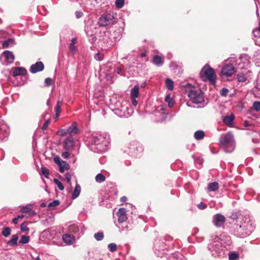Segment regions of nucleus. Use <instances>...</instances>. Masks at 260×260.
Segmentation results:
<instances>
[{"instance_id":"cd10ccee","label":"nucleus","mask_w":260,"mask_h":260,"mask_svg":"<svg viewBox=\"0 0 260 260\" xmlns=\"http://www.w3.org/2000/svg\"><path fill=\"white\" fill-rule=\"evenodd\" d=\"M165 83L166 86L169 90H172L173 89L174 82L172 80L170 79H167L166 80Z\"/></svg>"},{"instance_id":"ddd939ff","label":"nucleus","mask_w":260,"mask_h":260,"mask_svg":"<svg viewBox=\"0 0 260 260\" xmlns=\"http://www.w3.org/2000/svg\"><path fill=\"white\" fill-rule=\"evenodd\" d=\"M235 119V116L233 114H231L230 116H226L222 119L223 122L227 126L229 127H233V121Z\"/></svg>"},{"instance_id":"aec40b11","label":"nucleus","mask_w":260,"mask_h":260,"mask_svg":"<svg viewBox=\"0 0 260 260\" xmlns=\"http://www.w3.org/2000/svg\"><path fill=\"white\" fill-rule=\"evenodd\" d=\"M219 188L218 183L217 182H213L209 183L208 185V189L210 191H214L217 190Z\"/></svg>"},{"instance_id":"4468645a","label":"nucleus","mask_w":260,"mask_h":260,"mask_svg":"<svg viewBox=\"0 0 260 260\" xmlns=\"http://www.w3.org/2000/svg\"><path fill=\"white\" fill-rule=\"evenodd\" d=\"M21 212L24 213H28L29 216H33L36 215V212L32 210L31 205H26L21 208Z\"/></svg>"},{"instance_id":"c85d7f7f","label":"nucleus","mask_w":260,"mask_h":260,"mask_svg":"<svg viewBox=\"0 0 260 260\" xmlns=\"http://www.w3.org/2000/svg\"><path fill=\"white\" fill-rule=\"evenodd\" d=\"M237 78L239 82H245L247 80V77L243 73L238 74Z\"/></svg>"},{"instance_id":"7ed1b4c3","label":"nucleus","mask_w":260,"mask_h":260,"mask_svg":"<svg viewBox=\"0 0 260 260\" xmlns=\"http://www.w3.org/2000/svg\"><path fill=\"white\" fill-rule=\"evenodd\" d=\"M252 231L251 224L244 222L242 224H237L234 228V234L240 238H245L250 235Z\"/></svg>"},{"instance_id":"0e129e2a","label":"nucleus","mask_w":260,"mask_h":260,"mask_svg":"<svg viewBox=\"0 0 260 260\" xmlns=\"http://www.w3.org/2000/svg\"><path fill=\"white\" fill-rule=\"evenodd\" d=\"M121 71V70L120 68H117L116 69V72L118 74L120 73Z\"/></svg>"},{"instance_id":"a211bd4d","label":"nucleus","mask_w":260,"mask_h":260,"mask_svg":"<svg viewBox=\"0 0 260 260\" xmlns=\"http://www.w3.org/2000/svg\"><path fill=\"white\" fill-rule=\"evenodd\" d=\"M152 62L157 66H161L164 62L163 58L158 55L154 56Z\"/></svg>"},{"instance_id":"f704fd0d","label":"nucleus","mask_w":260,"mask_h":260,"mask_svg":"<svg viewBox=\"0 0 260 260\" xmlns=\"http://www.w3.org/2000/svg\"><path fill=\"white\" fill-rule=\"evenodd\" d=\"M11 231V230L10 228L6 227L4 229V230L2 232V234L4 237H7L8 236H9L10 235Z\"/></svg>"},{"instance_id":"6e6552de","label":"nucleus","mask_w":260,"mask_h":260,"mask_svg":"<svg viewBox=\"0 0 260 260\" xmlns=\"http://www.w3.org/2000/svg\"><path fill=\"white\" fill-rule=\"evenodd\" d=\"M225 222V217L220 214H217L213 217V222L217 227H220Z\"/></svg>"},{"instance_id":"09e8293b","label":"nucleus","mask_w":260,"mask_h":260,"mask_svg":"<svg viewBox=\"0 0 260 260\" xmlns=\"http://www.w3.org/2000/svg\"><path fill=\"white\" fill-rule=\"evenodd\" d=\"M45 83L46 86L50 85L52 83V80L50 78H47L45 80Z\"/></svg>"},{"instance_id":"4be33fe9","label":"nucleus","mask_w":260,"mask_h":260,"mask_svg":"<svg viewBox=\"0 0 260 260\" xmlns=\"http://www.w3.org/2000/svg\"><path fill=\"white\" fill-rule=\"evenodd\" d=\"M204 96L202 93L198 94V96L191 100L192 103L194 104H200L204 102Z\"/></svg>"},{"instance_id":"3c124183","label":"nucleus","mask_w":260,"mask_h":260,"mask_svg":"<svg viewBox=\"0 0 260 260\" xmlns=\"http://www.w3.org/2000/svg\"><path fill=\"white\" fill-rule=\"evenodd\" d=\"M198 207L199 209L203 210L206 208L207 206L205 204H203V203L201 202L198 205Z\"/></svg>"},{"instance_id":"49530a36","label":"nucleus","mask_w":260,"mask_h":260,"mask_svg":"<svg viewBox=\"0 0 260 260\" xmlns=\"http://www.w3.org/2000/svg\"><path fill=\"white\" fill-rule=\"evenodd\" d=\"M13 41L11 39H9L6 40L3 42V48H7L10 45V43L12 42Z\"/></svg>"},{"instance_id":"dca6fc26","label":"nucleus","mask_w":260,"mask_h":260,"mask_svg":"<svg viewBox=\"0 0 260 260\" xmlns=\"http://www.w3.org/2000/svg\"><path fill=\"white\" fill-rule=\"evenodd\" d=\"M26 70L25 69L21 67H17L14 68L13 71V76L15 77L20 75H24L26 74Z\"/></svg>"},{"instance_id":"ea45409f","label":"nucleus","mask_w":260,"mask_h":260,"mask_svg":"<svg viewBox=\"0 0 260 260\" xmlns=\"http://www.w3.org/2000/svg\"><path fill=\"white\" fill-rule=\"evenodd\" d=\"M253 107L256 111L258 112L260 110V102H254L253 103Z\"/></svg>"},{"instance_id":"864d4df0","label":"nucleus","mask_w":260,"mask_h":260,"mask_svg":"<svg viewBox=\"0 0 260 260\" xmlns=\"http://www.w3.org/2000/svg\"><path fill=\"white\" fill-rule=\"evenodd\" d=\"M66 179L68 183H70L71 180V175L69 173H67L66 174Z\"/></svg>"},{"instance_id":"b1692460","label":"nucleus","mask_w":260,"mask_h":260,"mask_svg":"<svg viewBox=\"0 0 260 260\" xmlns=\"http://www.w3.org/2000/svg\"><path fill=\"white\" fill-rule=\"evenodd\" d=\"M205 137V133L203 131H197L194 134V137L197 140H202Z\"/></svg>"},{"instance_id":"c756f323","label":"nucleus","mask_w":260,"mask_h":260,"mask_svg":"<svg viewBox=\"0 0 260 260\" xmlns=\"http://www.w3.org/2000/svg\"><path fill=\"white\" fill-rule=\"evenodd\" d=\"M105 180L106 177L104 175H103L101 173L97 174L96 176H95V180L98 182L101 183L105 181Z\"/></svg>"},{"instance_id":"13d9d810","label":"nucleus","mask_w":260,"mask_h":260,"mask_svg":"<svg viewBox=\"0 0 260 260\" xmlns=\"http://www.w3.org/2000/svg\"><path fill=\"white\" fill-rule=\"evenodd\" d=\"M244 125L245 126V127H248V126H251L252 124L251 123H249V122L248 121H247V120H245L244 122Z\"/></svg>"},{"instance_id":"f257e3e1","label":"nucleus","mask_w":260,"mask_h":260,"mask_svg":"<svg viewBox=\"0 0 260 260\" xmlns=\"http://www.w3.org/2000/svg\"><path fill=\"white\" fill-rule=\"evenodd\" d=\"M219 142L225 152L231 153L234 150L235 141L234 135L231 132L222 135L220 138Z\"/></svg>"},{"instance_id":"6e6d98bb","label":"nucleus","mask_w":260,"mask_h":260,"mask_svg":"<svg viewBox=\"0 0 260 260\" xmlns=\"http://www.w3.org/2000/svg\"><path fill=\"white\" fill-rule=\"evenodd\" d=\"M136 98H131L132 103L133 105L135 106H136L138 104V102L136 100Z\"/></svg>"},{"instance_id":"4c0bfd02","label":"nucleus","mask_w":260,"mask_h":260,"mask_svg":"<svg viewBox=\"0 0 260 260\" xmlns=\"http://www.w3.org/2000/svg\"><path fill=\"white\" fill-rule=\"evenodd\" d=\"M124 4V0H116L115 1L116 7L119 9L121 8L123 6Z\"/></svg>"},{"instance_id":"052dcab7","label":"nucleus","mask_w":260,"mask_h":260,"mask_svg":"<svg viewBox=\"0 0 260 260\" xmlns=\"http://www.w3.org/2000/svg\"><path fill=\"white\" fill-rule=\"evenodd\" d=\"M18 219L16 217V218H14L13 219V223L15 224H17L18 223Z\"/></svg>"},{"instance_id":"338daca9","label":"nucleus","mask_w":260,"mask_h":260,"mask_svg":"<svg viewBox=\"0 0 260 260\" xmlns=\"http://www.w3.org/2000/svg\"><path fill=\"white\" fill-rule=\"evenodd\" d=\"M61 105H62V101L58 100L56 105H59L60 107H61Z\"/></svg>"},{"instance_id":"2f4dec72","label":"nucleus","mask_w":260,"mask_h":260,"mask_svg":"<svg viewBox=\"0 0 260 260\" xmlns=\"http://www.w3.org/2000/svg\"><path fill=\"white\" fill-rule=\"evenodd\" d=\"M53 181L57 185L59 190H63L64 189V187L63 185L59 180L55 178L54 179Z\"/></svg>"},{"instance_id":"e2e57ef3","label":"nucleus","mask_w":260,"mask_h":260,"mask_svg":"<svg viewBox=\"0 0 260 260\" xmlns=\"http://www.w3.org/2000/svg\"><path fill=\"white\" fill-rule=\"evenodd\" d=\"M170 95H168L166 96L165 98V101L166 102H169V101L170 100Z\"/></svg>"},{"instance_id":"a878e982","label":"nucleus","mask_w":260,"mask_h":260,"mask_svg":"<svg viewBox=\"0 0 260 260\" xmlns=\"http://www.w3.org/2000/svg\"><path fill=\"white\" fill-rule=\"evenodd\" d=\"M59 171L60 173H63L65 170H68L69 169V164L65 161H63L61 165L59 166Z\"/></svg>"},{"instance_id":"58836bf2","label":"nucleus","mask_w":260,"mask_h":260,"mask_svg":"<svg viewBox=\"0 0 260 260\" xmlns=\"http://www.w3.org/2000/svg\"><path fill=\"white\" fill-rule=\"evenodd\" d=\"M41 170L42 174L45 177L47 178H49V172L47 169H45L44 167H42Z\"/></svg>"},{"instance_id":"f3484780","label":"nucleus","mask_w":260,"mask_h":260,"mask_svg":"<svg viewBox=\"0 0 260 260\" xmlns=\"http://www.w3.org/2000/svg\"><path fill=\"white\" fill-rule=\"evenodd\" d=\"M67 133L68 134L71 135L72 134H77L78 133L79 130L77 127V123L74 122L72 125L67 129Z\"/></svg>"},{"instance_id":"72a5a7b5","label":"nucleus","mask_w":260,"mask_h":260,"mask_svg":"<svg viewBox=\"0 0 260 260\" xmlns=\"http://www.w3.org/2000/svg\"><path fill=\"white\" fill-rule=\"evenodd\" d=\"M29 236L23 235L21 237L19 243L21 244H26L29 242Z\"/></svg>"},{"instance_id":"37998d69","label":"nucleus","mask_w":260,"mask_h":260,"mask_svg":"<svg viewBox=\"0 0 260 260\" xmlns=\"http://www.w3.org/2000/svg\"><path fill=\"white\" fill-rule=\"evenodd\" d=\"M27 225L26 222H23V223H22L20 226L21 231L23 232L28 231L29 229L27 228Z\"/></svg>"},{"instance_id":"c9c22d12","label":"nucleus","mask_w":260,"mask_h":260,"mask_svg":"<svg viewBox=\"0 0 260 260\" xmlns=\"http://www.w3.org/2000/svg\"><path fill=\"white\" fill-rule=\"evenodd\" d=\"M94 237L97 241H101L104 238V234L103 232H98L94 234Z\"/></svg>"},{"instance_id":"4d7b16f0","label":"nucleus","mask_w":260,"mask_h":260,"mask_svg":"<svg viewBox=\"0 0 260 260\" xmlns=\"http://www.w3.org/2000/svg\"><path fill=\"white\" fill-rule=\"evenodd\" d=\"M258 32H260V21L259 23V27L258 28L254 29L253 31V33L255 36H256V34L258 33Z\"/></svg>"},{"instance_id":"f8f14e48","label":"nucleus","mask_w":260,"mask_h":260,"mask_svg":"<svg viewBox=\"0 0 260 260\" xmlns=\"http://www.w3.org/2000/svg\"><path fill=\"white\" fill-rule=\"evenodd\" d=\"M117 215L119 222L122 223L127 220L126 210L125 208H121L119 209Z\"/></svg>"},{"instance_id":"774afa93","label":"nucleus","mask_w":260,"mask_h":260,"mask_svg":"<svg viewBox=\"0 0 260 260\" xmlns=\"http://www.w3.org/2000/svg\"><path fill=\"white\" fill-rule=\"evenodd\" d=\"M46 204H45V203H42V204H41V207H46Z\"/></svg>"},{"instance_id":"5701e85b","label":"nucleus","mask_w":260,"mask_h":260,"mask_svg":"<svg viewBox=\"0 0 260 260\" xmlns=\"http://www.w3.org/2000/svg\"><path fill=\"white\" fill-rule=\"evenodd\" d=\"M80 191L81 187L79 184H77L72 194V198L73 199L77 198L79 196Z\"/></svg>"},{"instance_id":"1a4fd4ad","label":"nucleus","mask_w":260,"mask_h":260,"mask_svg":"<svg viewBox=\"0 0 260 260\" xmlns=\"http://www.w3.org/2000/svg\"><path fill=\"white\" fill-rule=\"evenodd\" d=\"M75 146V143L73 138L72 136L67 137L64 141L63 148L67 151L73 149Z\"/></svg>"},{"instance_id":"39448f33","label":"nucleus","mask_w":260,"mask_h":260,"mask_svg":"<svg viewBox=\"0 0 260 260\" xmlns=\"http://www.w3.org/2000/svg\"><path fill=\"white\" fill-rule=\"evenodd\" d=\"M231 61L229 63L224 64L221 69V74L222 76L229 77H231L236 73L235 67L231 63Z\"/></svg>"},{"instance_id":"680f3d73","label":"nucleus","mask_w":260,"mask_h":260,"mask_svg":"<svg viewBox=\"0 0 260 260\" xmlns=\"http://www.w3.org/2000/svg\"><path fill=\"white\" fill-rule=\"evenodd\" d=\"M82 13L79 12H76V16L77 18H79L81 16Z\"/></svg>"},{"instance_id":"a18cd8bd","label":"nucleus","mask_w":260,"mask_h":260,"mask_svg":"<svg viewBox=\"0 0 260 260\" xmlns=\"http://www.w3.org/2000/svg\"><path fill=\"white\" fill-rule=\"evenodd\" d=\"M54 162L57 165L59 166L63 160H61L58 156H56L53 158Z\"/></svg>"},{"instance_id":"9d476101","label":"nucleus","mask_w":260,"mask_h":260,"mask_svg":"<svg viewBox=\"0 0 260 260\" xmlns=\"http://www.w3.org/2000/svg\"><path fill=\"white\" fill-rule=\"evenodd\" d=\"M44 66L42 62L38 61L35 64H32L30 68V72L32 73H36L44 70Z\"/></svg>"},{"instance_id":"e433bc0d","label":"nucleus","mask_w":260,"mask_h":260,"mask_svg":"<svg viewBox=\"0 0 260 260\" xmlns=\"http://www.w3.org/2000/svg\"><path fill=\"white\" fill-rule=\"evenodd\" d=\"M239 255L237 253H232L229 254V260H238Z\"/></svg>"},{"instance_id":"393cba45","label":"nucleus","mask_w":260,"mask_h":260,"mask_svg":"<svg viewBox=\"0 0 260 260\" xmlns=\"http://www.w3.org/2000/svg\"><path fill=\"white\" fill-rule=\"evenodd\" d=\"M18 239V237L17 236V235H12L11 240L8 241L7 244L11 246L15 245L17 244Z\"/></svg>"},{"instance_id":"412c9836","label":"nucleus","mask_w":260,"mask_h":260,"mask_svg":"<svg viewBox=\"0 0 260 260\" xmlns=\"http://www.w3.org/2000/svg\"><path fill=\"white\" fill-rule=\"evenodd\" d=\"M204 96L202 93L198 94V96L191 100L192 103L194 104H200L204 102Z\"/></svg>"},{"instance_id":"0eeeda50","label":"nucleus","mask_w":260,"mask_h":260,"mask_svg":"<svg viewBox=\"0 0 260 260\" xmlns=\"http://www.w3.org/2000/svg\"><path fill=\"white\" fill-rule=\"evenodd\" d=\"M113 16L111 14L102 15L99 19L98 23L101 26H106L113 23Z\"/></svg>"},{"instance_id":"2eb2a0df","label":"nucleus","mask_w":260,"mask_h":260,"mask_svg":"<svg viewBox=\"0 0 260 260\" xmlns=\"http://www.w3.org/2000/svg\"><path fill=\"white\" fill-rule=\"evenodd\" d=\"M62 240L64 243L68 245H71L75 242V238L74 236L70 234H66L62 236Z\"/></svg>"},{"instance_id":"c03bdc74","label":"nucleus","mask_w":260,"mask_h":260,"mask_svg":"<svg viewBox=\"0 0 260 260\" xmlns=\"http://www.w3.org/2000/svg\"><path fill=\"white\" fill-rule=\"evenodd\" d=\"M104 55L103 54L101 53H96L94 56V58L96 60L101 61L103 59Z\"/></svg>"},{"instance_id":"423d86ee","label":"nucleus","mask_w":260,"mask_h":260,"mask_svg":"<svg viewBox=\"0 0 260 260\" xmlns=\"http://www.w3.org/2000/svg\"><path fill=\"white\" fill-rule=\"evenodd\" d=\"M183 86L186 89V91L188 92V96L190 100H192L198 96V94H200L202 93L200 90H194V86L190 83H187L184 85Z\"/></svg>"},{"instance_id":"8fccbe9b","label":"nucleus","mask_w":260,"mask_h":260,"mask_svg":"<svg viewBox=\"0 0 260 260\" xmlns=\"http://www.w3.org/2000/svg\"><path fill=\"white\" fill-rule=\"evenodd\" d=\"M60 108L59 105H56L55 108V113L57 114V117L59 116V114L60 112Z\"/></svg>"},{"instance_id":"a19ab883","label":"nucleus","mask_w":260,"mask_h":260,"mask_svg":"<svg viewBox=\"0 0 260 260\" xmlns=\"http://www.w3.org/2000/svg\"><path fill=\"white\" fill-rule=\"evenodd\" d=\"M108 248L110 249V251L114 252L116 250L117 245L116 244L112 243L108 245Z\"/></svg>"},{"instance_id":"79ce46f5","label":"nucleus","mask_w":260,"mask_h":260,"mask_svg":"<svg viewBox=\"0 0 260 260\" xmlns=\"http://www.w3.org/2000/svg\"><path fill=\"white\" fill-rule=\"evenodd\" d=\"M67 132V129H60L57 131V134L58 135L63 137L68 135V133Z\"/></svg>"},{"instance_id":"bf43d9fd","label":"nucleus","mask_w":260,"mask_h":260,"mask_svg":"<svg viewBox=\"0 0 260 260\" xmlns=\"http://www.w3.org/2000/svg\"><path fill=\"white\" fill-rule=\"evenodd\" d=\"M127 200V198L125 196H123L120 198V201L121 202H125Z\"/></svg>"},{"instance_id":"20e7f679","label":"nucleus","mask_w":260,"mask_h":260,"mask_svg":"<svg viewBox=\"0 0 260 260\" xmlns=\"http://www.w3.org/2000/svg\"><path fill=\"white\" fill-rule=\"evenodd\" d=\"M224 247H222L219 242L214 243L208 245V249L212 256L214 257H222L224 254Z\"/></svg>"},{"instance_id":"f03ea898","label":"nucleus","mask_w":260,"mask_h":260,"mask_svg":"<svg viewBox=\"0 0 260 260\" xmlns=\"http://www.w3.org/2000/svg\"><path fill=\"white\" fill-rule=\"evenodd\" d=\"M200 76L203 81H209L212 85H215L216 75L214 70L208 64H206L200 72Z\"/></svg>"},{"instance_id":"603ef678","label":"nucleus","mask_w":260,"mask_h":260,"mask_svg":"<svg viewBox=\"0 0 260 260\" xmlns=\"http://www.w3.org/2000/svg\"><path fill=\"white\" fill-rule=\"evenodd\" d=\"M70 155V153L68 151L64 152L62 153V156L64 158H67L69 157Z\"/></svg>"},{"instance_id":"7c9ffc66","label":"nucleus","mask_w":260,"mask_h":260,"mask_svg":"<svg viewBox=\"0 0 260 260\" xmlns=\"http://www.w3.org/2000/svg\"><path fill=\"white\" fill-rule=\"evenodd\" d=\"M102 136L100 135L99 136H93L92 138V142L95 145H99L102 142Z\"/></svg>"},{"instance_id":"473e14b6","label":"nucleus","mask_w":260,"mask_h":260,"mask_svg":"<svg viewBox=\"0 0 260 260\" xmlns=\"http://www.w3.org/2000/svg\"><path fill=\"white\" fill-rule=\"evenodd\" d=\"M59 204H60L59 201L57 200H54L53 202L50 203L48 204V206L50 209H53L55 207L58 206L59 205Z\"/></svg>"},{"instance_id":"5fc2aeb1","label":"nucleus","mask_w":260,"mask_h":260,"mask_svg":"<svg viewBox=\"0 0 260 260\" xmlns=\"http://www.w3.org/2000/svg\"><path fill=\"white\" fill-rule=\"evenodd\" d=\"M49 120H46L45 123H44L43 126H42V129L43 130H45L47 128V127H48V125H49Z\"/></svg>"},{"instance_id":"bb28decb","label":"nucleus","mask_w":260,"mask_h":260,"mask_svg":"<svg viewBox=\"0 0 260 260\" xmlns=\"http://www.w3.org/2000/svg\"><path fill=\"white\" fill-rule=\"evenodd\" d=\"M76 42H77V38L75 37L72 39L71 42L69 45V50L72 52H74L75 51L76 47L75 46V44L76 43Z\"/></svg>"},{"instance_id":"de8ad7c7","label":"nucleus","mask_w":260,"mask_h":260,"mask_svg":"<svg viewBox=\"0 0 260 260\" xmlns=\"http://www.w3.org/2000/svg\"><path fill=\"white\" fill-rule=\"evenodd\" d=\"M229 92V90L227 88H223L221 89L220 93L222 96H226Z\"/></svg>"},{"instance_id":"69168bd1","label":"nucleus","mask_w":260,"mask_h":260,"mask_svg":"<svg viewBox=\"0 0 260 260\" xmlns=\"http://www.w3.org/2000/svg\"><path fill=\"white\" fill-rule=\"evenodd\" d=\"M24 216L23 215H18L17 218L19 219H22L23 218H24Z\"/></svg>"},{"instance_id":"9b49d317","label":"nucleus","mask_w":260,"mask_h":260,"mask_svg":"<svg viewBox=\"0 0 260 260\" xmlns=\"http://www.w3.org/2000/svg\"><path fill=\"white\" fill-rule=\"evenodd\" d=\"M2 57L5 58V60L7 63H11L14 60L13 53L9 51H4L2 54Z\"/></svg>"},{"instance_id":"6ab92c4d","label":"nucleus","mask_w":260,"mask_h":260,"mask_svg":"<svg viewBox=\"0 0 260 260\" xmlns=\"http://www.w3.org/2000/svg\"><path fill=\"white\" fill-rule=\"evenodd\" d=\"M139 86L138 85H135L131 90V98H137L139 95Z\"/></svg>"}]
</instances>
